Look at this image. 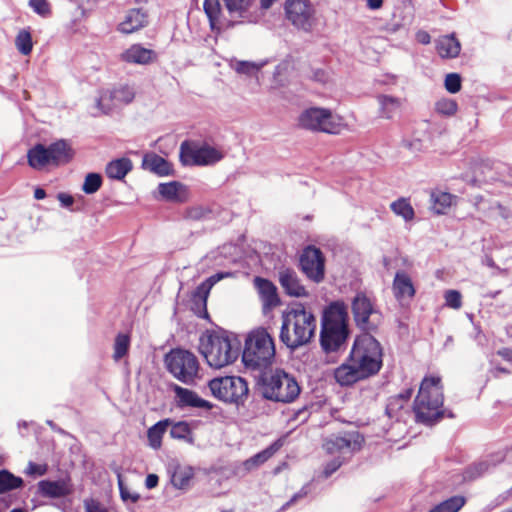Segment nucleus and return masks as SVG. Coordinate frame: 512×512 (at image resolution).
<instances>
[{
  "label": "nucleus",
  "instance_id": "obj_1",
  "mask_svg": "<svg viewBox=\"0 0 512 512\" xmlns=\"http://www.w3.org/2000/svg\"><path fill=\"white\" fill-rule=\"evenodd\" d=\"M350 336L348 307L342 300L329 303L322 311L320 346L326 353H336L346 347Z\"/></svg>",
  "mask_w": 512,
  "mask_h": 512
},
{
  "label": "nucleus",
  "instance_id": "obj_2",
  "mask_svg": "<svg viewBox=\"0 0 512 512\" xmlns=\"http://www.w3.org/2000/svg\"><path fill=\"white\" fill-rule=\"evenodd\" d=\"M443 385L439 376H425L414 400L413 411L416 422L432 426L444 417L454 418L451 411L442 409Z\"/></svg>",
  "mask_w": 512,
  "mask_h": 512
},
{
  "label": "nucleus",
  "instance_id": "obj_3",
  "mask_svg": "<svg viewBox=\"0 0 512 512\" xmlns=\"http://www.w3.org/2000/svg\"><path fill=\"white\" fill-rule=\"evenodd\" d=\"M317 329V320L312 311L297 304L282 315L280 341L291 351L311 342Z\"/></svg>",
  "mask_w": 512,
  "mask_h": 512
},
{
  "label": "nucleus",
  "instance_id": "obj_4",
  "mask_svg": "<svg viewBox=\"0 0 512 512\" xmlns=\"http://www.w3.org/2000/svg\"><path fill=\"white\" fill-rule=\"evenodd\" d=\"M199 351L210 367L220 369L237 360L240 342L225 330L206 331L199 339Z\"/></svg>",
  "mask_w": 512,
  "mask_h": 512
},
{
  "label": "nucleus",
  "instance_id": "obj_5",
  "mask_svg": "<svg viewBox=\"0 0 512 512\" xmlns=\"http://www.w3.org/2000/svg\"><path fill=\"white\" fill-rule=\"evenodd\" d=\"M276 356L272 335L263 327L251 330L245 338L242 363L252 372L264 373L270 369Z\"/></svg>",
  "mask_w": 512,
  "mask_h": 512
},
{
  "label": "nucleus",
  "instance_id": "obj_6",
  "mask_svg": "<svg viewBox=\"0 0 512 512\" xmlns=\"http://www.w3.org/2000/svg\"><path fill=\"white\" fill-rule=\"evenodd\" d=\"M256 391L266 400L291 403L299 396L301 389L295 377L277 369L270 375L260 374Z\"/></svg>",
  "mask_w": 512,
  "mask_h": 512
},
{
  "label": "nucleus",
  "instance_id": "obj_7",
  "mask_svg": "<svg viewBox=\"0 0 512 512\" xmlns=\"http://www.w3.org/2000/svg\"><path fill=\"white\" fill-rule=\"evenodd\" d=\"M382 356L380 343L370 333L357 336L348 355L350 362L357 365L368 378L380 371Z\"/></svg>",
  "mask_w": 512,
  "mask_h": 512
},
{
  "label": "nucleus",
  "instance_id": "obj_8",
  "mask_svg": "<svg viewBox=\"0 0 512 512\" xmlns=\"http://www.w3.org/2000/svg\"><path fill=\"white\" fill-rule=\"evenodd\" d=\"M73 150L64 139L57 140L48 146L37 143L27 152L28 164L35 170L46 166H60L69 163L73 158Z\"/></svg>",
  "mask_w": 512,
  "mask_h": 512
},
{
  "label": "nucleus",
  "instance_id": "obj_9",
  "mask_svg": "<svg viewBox=\"0 0 512 512\" xmlns=\"http://www.w3.org/2000/svg\"><path fill=\"white\" fill-rule=\"evenodd\" d=\"M212 395L224 403L244 405L249 396L247 381L240 376L216 377L209 381Z\"/></svg>",
  "mask_w": 512,
  "mask_h": 512
},
{
  "label": "nucleus",
  "instance_id": "obj_10",
  "mask_svg": "<svg viewBox=\"0 0 512 512\" xmlns=\"http://www.w3.org/2000/svg\"><path fill=\"white\" fill-rule=\"evenodd\" d=\"M351 312L355 325L365 333L376 331L382 321V313L364 291H358L352 298Z\"/></svg>",
  "mask_w": 512,
  "mask_h": 512
},
{
  "label": "nucleus",
  "instance_id": "obj_11",
  "mask_svg": "<svg viewBox=\"0 0 512 512\" xmlns=\"http://www.w3.org/2000/svg\"><path fill=\"white\" fill-rule=\"evenodd\" d=\"M285 20L297 31L311 33L317 25L316 8L310 0H285Z\"/></svg>",
  "mask_w": 512,
  "mask_h": 512
},
{
  "label": "nucleus",
  "instance_id": "obj_12",
  "mask_svg": "<svg viewBox=\"0 0 512 512\" xmlns=\"http://www.w3.org/2000/svg\"><path fill=\"white\" fill-rule=\"evenodd\" d=\"M298 125L312 132L338 134L341 130L340 119L327 108L310 107L301 112Z\"/></svg>",
  "mask_w": 512,
  "mask_h": 512
},
{
  "label": "nucleus",
  "instance_id": "obj_13",
  "mask_svg": "<svg viewBox=\"0 0 512 512\" xmlns=\"http://www.w3.org/2000/svg\"><path fill=\"white\" fill-rule=\"evenodd\" d=\"M168 371L184 384H192L198 375L199 362L197 357L184 349L172 350L166 356Z\"/></svg>",
  "mask_w": 512,
  "mask_h": 512
},
{
  "label": "nucleus",
  "instance_id": "obj_14",
  "mask_svg": "<svg viewBox=\"0 0 512 512\" xmlns=\"http://www.w3.org/2000/svg\"><path fill=\"white\" fill-rule=\"evenodd\" d=\"M299 266L303 274L314 283L325 278V256L320 248L313 245L305 247L300 255Z\"/></svg>",
  "mask_w": 512,
  "mask_h": 512
},
{
  "label": "nucleus",
  "instance_id": "obj_15",
  "mask_svg": "<svg viewBox=\"0 0 512 512\" xmlns=\"http://www.w3.org/2000/svg\"><path fill=\"white\" fill-rule=\"evenodd\" d=\"M223 157L221 151L209 145L192 147L187 142H183L180 147V160L183 165H212L219 162Z\"/></svg>",
  "mask_w": 512,
  "mask_h": 512
},
{
  "label": "nucleus",
  "instance_id": "obj_16",
  "mask_svg": "<svg viewBox=\"0 0 512 512\" xmlns=\"http://www.w3.org/2000/svg\"><path fill=\"white\" fill-rule=\"evenodd\" d=\"M135 98L133 87L125 84L113 89L102 90L96 99V108L101 114H108L113 109L131 103Z\"/></svg>",
  "mask_w": 512,
  "mask_h": 512
},
{
  "label": "nucleus",
  "instance_id": "obj_17",
  "mask_svg": "<svg viewBox=\"0 0 512 512\" xmlns=\"http://www.w3.org/2000/svg\"><path fill=\"white\" fill-rule=\"evenodd\" d=\"M362 440L360 435L355 432L331 435L324 440L323 448L329 454L350 453L360 448Z\"/></svg>",
  "mask_w": 512,
  "mask_h": 512
},
{
  "label": "nucleus",
  "instance_id": "obj_18",
  "mask_svg": "<svg viewBox=\"0 0 512 512\" xmlns=\"http://www.w3.org/2000/svg\"><path fill=\"white\" fill-rule=\"evenodd\" d=\"M278 281L285 294L290 297L302 298L309 296L307 289L293 268L280 267Z\"/></svg>",
  "mask_w": 512,
  "mask_h": 512
},
{
  "label": "nucleus",
  "instance_id": "obj_19",
  "mask_svg": "<svg viewBox=\"0 0 512 512\" xmlns=\"http://www.w3.org/2000/svg\"><path fill=\"white\" fill-rule=\"evenodd\" d=\"M334 378L340 386L349 387L368 377L357 365L350 362V357H347V359L334 370Z\"/></svg>",
  "mask_w": 512,
  "mask_h": 512
},
{
  "label": "nucleus",
  "instance_id": "obj_20",
  "mask_svg": "<svg viewBox=\"0 0 512 512\" xmlns=\"http://www.w3.org/2000/svg\"><path fill=\"white\" fill-rule=\"evenodd\" d=\"M254 286L258 291L264 312H267L280 304L277 287L273 282L257 276L254 278Z\"/></svg>",
  "mask_w": 512,
  "mask_h": 512
},
{
  "label": "nucleus",
  "instance_id": "obj_21",
  "mask_svg": "<svg viewBox=\"0 0 512 512\" xmlns=\"http://www.w3.org/2000/svg\"><path fill=\"white\" fill-rule=\"evenodd\" d=\"M120 60L128 64L148 65L157 60V53L141 44H133L120 54Z\"/></svg>",
  "mask_w": 512,
  "mask_h": 512
},
{
  "label": "nucleus",
  "instance_id": "obj_22",
  "mask_svg": "<svg viewBox=\"0 0 512 512\" xmlns=\"http://www.w3.org/2000/svg\"><path fill=\"white\" fill-rule=\"evenodd\" d=\"M148 24V14L142 8H133L127 11L117 30L123 34L134 33Z\"/></svg>",
  "mask_w": 512,
  "mask_h": 512
},
{
  "label": "nucleus",
  "instance_id": "obj_23",
  "mask_svg": "<svg viewBox=\"0 0 512 512\" xmlns=\"http://www.w3.org/2000/svg\"><path fill=\"white\" fill-rule=\"evenodd\" d=\"M72 492L69 481L66 480H41L38 483V493L43 497L61 498L66 497Z\"/></svg>",
  "mask_w": 512,
  "mask_h": 512
},
{
  "label": "nucleus",
  "instance_id": "obj_24",
  "mask_svg": "<svg viewBox=\"0 0 512 512\" xmlns=\"http://www.w3.org/2000/svg\"><path fill=\"white\" fill-rule=\"evenodd\" d=\"M174 392L180 407L202 408L206 410H210L212 408V404L209 401L202 399L192 390L176 385L174 387Z\"/></svg>",
  "mask_w": 512,
  "mask_h": 512
},
{
  "label": "nucleus",
  "instance_id": "obj_25",
  "mask_svg": "<svg viewBox=\"0 0 512 512\" xmlns=\"http://www.w3.org/2000/svg\"><path fill=\"white\" fill-rule=\"evenodd\" d=\"M158 191L163 199L171 202L183 203L188 198L185 185L177 181L160 183L158 186Z\"/></svg>",
  "mask_w": 512,
  "mask_h": 512
},
{
  "label": "nucleus",
  "instance_id": "obj_26",
  "mask_svg": "<svg viewBox=\"0 0 512 512\" xmlns=\"http://www.w3.org/2000/svg\"><path fill=\"white\" fill-rule=\"evenodd\" d=\"M142 167L159 176H168L173 173L172 164L155 153H147L144 155Z\"/></svg>",
  "mask_w": 512,
  "mask_h": 512
},
{
  "label": "nucleus",
  "instance_id": "obj_27",
  "mask_svg": "<svg viewBox=\"0 0 512 512\" xmlns=\"http://www.w3.org/2000/svg\"><path fill=\"white\" fill-rule=\"evenodd\" d=\"M436 50L442 58H456L460 51L461 45L454 34L445 35L436 41Z\"/></svg>",
  "mask_w": 512,
  "mask_h": 512
},
{
  "label": "nucleus",
  "instance_id": "obj_28",
  "mask_svg": "<svg viewBox=\"0 0 512 512\" xmlns=\"http://www.w3.org/2000/svg\"><path fill=\"white\" fill-rule=\"evenodd\" d=\"M393 291L397 299L405 297L412 298L415 295V288L409 275L403 271L395 274L393 281Z\"/></svg>",
  "mask_w": 512,
  "mask_h": 512
},
{
  "label": "nucleus",
  "instance_id": "obj_29",
  "mask_svg": "<svg viewBox=\"0 0 512 512\" xmlns=\"http://www.w3.org/2000/svg\"><path fill=\"white\" fill-rule=\"evenodd\" d=\"M377 101L379 104L380 117L385 119H392L400 112L402 107V100L390 95H378Z\"/></svg>",
  "mask_w": 512,
  "mask_h": 512
},
{
  "label": "nucleus",
  "instance_id": "obj_30",
  "mask_svg": "<svg viewBox=\"0 0 512 512\" xmlns=\"http://www.w3.org/2000/svg\"><path fill=\"white\" fill-rule=\"evenodd\" d=\"M133 164L129 158L122 157L110 161L105 169L108 178L122 180L132 170Z\"/></svg>",
  "mask_w": 512,
  "mask_h": 512
},
{
  "label": "nucleus",
  "instance_id": "obj_31",
  "mask_svg": "<svg viewBox=\"0 0 512 512\" xmlns=\"http://www.w3.org/2000/svg\"><path fill=\"white\" fill-rule=\"evenodd\" d=\"M172 424V420L167 418L158 421L153 426H151L147 431L148 445L154 449L158 450L162 446V438L167 430V428Z\"/></svg>",
  "mask_w": 512,
  "mask_h": 512
},
{
  "label": "nucleus",
  "instance_id": "obj_32",
  "mask_svg": "<svg viewBox=\"0 0 512 512\" xmlns=\"http://www.w3.org/2000/svg\"><path fill=\"white\" fill-rule=\"evenodd\" d=\"M208 296H209V294L198 289V286L192 292L191 310L199 318L209 319V313L207 311Z\"/></svg>",
  "mask_w": 512,
  "mask_h": 512
},
{
  "label": "nucleus",
  "instance_id": "obj_33",
  "mask_svg": "<svg viewBox=\"0 0 512 512\" xmlns=\"http://www.w3.org/2000/svg\"><path fill=\"white\" fill-rule=\"evenodd\" d=\"M279 446L277 443L271 444L266 449L258 452L257 454L253 455L249 459L245 460L243 462L244 469L246 471H251L253 469L258 468L262 464H264L266 461H268L274 453L278 450Z\"/></svg>",
  "mask_w": 512,
  "mask_h": 512
},
{
  "label": "nucleus",
  "instance_id": "obj_34",
  "mask_svg": "<svg viewBox=\"0 0 512 512\" xmlns=\"http://www.w3.org/2000/svg\"><path fill=\"white\" fill-rule=\"evenodd\" d=\"M24 486V480L14 475L7 469L0 470V495L20 489Z\"/></svg>",
  "mask_w": 512,
  "mask_h": 512
},
{
  "label": "nucleus",
  "instance_id": "obj_35",
  "mask_svg": "<svg viewBox=\"0 0 512 512\" xmlns=\"http://www.w3.org/2000/svg\"><path fill=\"white\" fill-rule=\"evenodd\" d=\"M454 196L447 192H432L430 196L431 209L434 213L444 214L452 205Z\"/></svg>",
  "mask_w": 512,
  "mask_h": 512
},
{
  "label": "nucleus",
  "instance_id": "obj_36",
  "mask_svg": "<svg viewBox=\"0 0 512 512\" xmlns=\"http://www.w3.org/2000/svg\"><path fill=\"white\" fill-rule=\"evenodd\" d=\"M170 429V436L173 439L184 441L190 445L194 444V436L188 422L178 421L173 423Z\"/></svg>",
  "mask_w": 512,
  "mask_h": 512
},
{
  "label": "nucleus",
  "instance_id": "obj_37",
  "mask_svg": "<svg viewBox=\"0 0 512 512\" xmlns=\"http://www.w3.org/2000/svg\"><path fill=\"white\" fill-rule=\"evenodd\" d=\"M465 503L464 496L455 495L435 505L429 512H458Z\"/></svg>",
  "mask_w": 512,
  "mask_h": 512
},
{
  "label": "nucleus",
  "instance_id": "obj_38",
  "mask_svg": "<svg viewBox=\"0 0 512 512\" xmlns=\"http://www.w3.org/2000/svg\"><path fill=\"white\" fill-rule=\"evenodd\" d=\"M390 209L397 216L402 217L405 221H411L415 217V212L410 202L406 198H399L390 204Z\"/></svg>",
  "mask_w": 512,
  "mask_h": 512
},
{
  "label": "nucleus",
  "instance_id": "obj_39",
  "mask_svg": "<svg viewBox=\"0 0 512 512\" xmlns=\"http://www.w3.org/2000/svg\"><path fill=\"white\" fill-rule=\"evenodd\" d=\"M193 475L194 473L191 467H178L172 474L171 483L178 489H185L189 485Z\"/></svg>",
  "mask_w": 512,
  "mask_h": 512
},
{
  "label": "nucleus",
  "instance_id": "obj_40",
  "mask_svg": "<svg viewBox=\"0 0 512 512\" xmlns=\"http://www.w3.org/2000/svg\"><path fill=\"white\" fill-rule=\"evenodd\" d=\"M212 217V210L208 206L195 205L186 208L184 218L192 221H204Z\"/></svg>",
  "mask_w": 512,
  "mask_h": 512
},
{
  "label": "nucleus",
  "instance_id": "obj_41",
  "mask_svg": "<svg viewBox=\"0 0 512 512\" xmlns=\"http://www.w3.org/2000/svg\"><path fill=\"white\" fill-rule=\"evenodd\" d=\"M130 336L126 333H119L114 341V353L113 359L115 361H119L122 359L129 351L130 347Z\"/></svg>",
  "mask_w": 512,
  "mask_h": 512
},
{
  "label": "nucleus",
  "instance_id": "obj_42",
  "mask_svg": "<svg viewBox=\"0 0 512 512\" xmlns=\"http://www.w3.org/2000/svg\"><path fill=\"white\" fill-rule=\"evenodd\" d=\"M458 104L450 98H441L435 103V111L445 117H451L456 114Z\"/></svg>",
  "mask_w": 512,
  "mask_h": 512
},
{
  "label": "nucleus",
  "instance_id": "obj_43",
  "mask_svg": "<svg viewBox=\"0 0 512 512\" xmlns=\"http://www.w3.org/2000/svg\"><path fill=\"white\" fill-rule=\"evenodd\" d=\"M204 11L209 19L210 25L214 28L221 14V5L219 0H204Z\"/></svg>",
  "mask_w": 512,
  "mask_h": 512
},
{
  "label": "nucleus",
  "instance_id": "obj_44",
  "mask_svg": "<svg viewBox=\"0 0 512 512\" xmlns=\"http://www.w3.org/2000/svg\"><path fill=\"white\" fill-rule=\"evenodd\" d=\"M15 44L21 54L29 55L33 48L30 32L21 30L16 37Z\"/></svg>",
  "mask_w": 512,
  "mask_h": 512
},
{
  "label": "nucleus",
  "instance_id": "obj_45",
  "mask_svg": "<svg viewBox=\"0 0 512 512\" xmlns=\"http://www.w3.org/2000/svg\"><path fill=\"white\" fill-rule=\"evenodd\" d=\"M102 185V177L98 173H88L85 177L82 189L86 194H94Z\"/></svg>",
  "mask_w": 512,
  "mask_h": 512
},
{
  "label": "nucleus",
  "instance_id": "obj_46",
  "mask_svg": "<svg viewBox=\"0 0 512 512\" xmlns=\"http://www.w3.org/2000/svg\"><path fill=\"white\" fill-rule=\"evenodd\" d=\"M462 79L458 73H449L445 77L444 86L445 89L452 94H455L461 90Z\"/></svg>",
  "mask_w": 512,
  "mask_h": 512
},
{
  "label": "nucleus",
  "instance_id": "obj_47",
  "mask_svg": "<svg viewBox=\"0 0 512 512\" xmlns=\"http://www.w3.org/2000/svg\"><path fill=\"white\" fill-rule=\"evenodd\" d=\"M264 64H257L251 61H238L235 64V71L240 74L252 75L258 72Z\"/></svg>",
  "mask_w": 512,
  "mask_h": 512
},
{
  "label": "nucleus",
  "instance_id": "obj_48",
  "mask_svg": "<svg viewBox=\"0 0 512 512\" xmlns=\"http://www.w3.org/2000/svg\"><path fill=\"white\" fill-rule=\"evenodd\" d=\"M227 10L241 15L249 7V0H223Z\"/></svg>",
  "mask_w": 512,
  "mask_h": 512
},
{
  "label": "nucleus",
  "instance_id": "obj_49",
  "mask_svg": "<svg viewBox=\"0 0 512 512\" xmlns=\"http://www.w3.org/2000/svg\"><path fill=\"white\" fill-rule=\"evenodd\" d=\"M446 305L453 309H460L462 306V296L457 290H448L444 295Z\"/></svg>",
  "mask_w": 512,
  "mask_h": 512
},
{
  "label": "nucleus",
  "instance_id": "obj_50",
  "mask_svg": "<svg viewBox=\"0 0 512 512\" xmlns=\"http://www.w3.org/2000/svg\"><path fill=\"white\" fill-rule=\"evenodd\" d=\"M489 463L487 461H482L479 463H475L467 468L466 474L469 478H476L483 475L489 469Z\"/></svg>",
  "mask_w": 512,
  "mask_h": 512
},
{
  "label": "nucleus",
  "instance_id": "obj_51",
  "mask_svg": "<svg viewBox=\"0 0 512 512\" xmlns=\"http://www.w3.org/2000/svg\"><path fill=\"white\" fill-rule=\"evenodd\" d=\"M29 4L34 12L41 16L45 17L50 14V5L47 0H30Z\"/></svg>",
  "mask_w": 512,
  "mask_h": 512
},
{
  "label": "nucleus",
  "instance_id": "obj_52",
  "mask_svg": "<svg viewBox=\"0 0 512 512\" xmlns=\"http://www.w3.org/2000/svg\"><path fill=\"white\" fill-rule=\"evenodd\" d=\"M224 277V274L217 273L209 278H207L205 281H203L200 285H198V289L204 291L205 293L209 294L212 287Z\"/></svg>",
  "mask_w": 512,
  "mask_h": 512
},
{
  "label": "nucleus",
  "instance_id": "obj_53",
  "mask_svg": "<svg viewBox=\"0 0 512 512\" xmlns=\"http://www.w3.org/2000/svg\"><path fill=\"white\" fill-rule=\"evenodd\" d=\"M224 277V274L217 273L209 278H207L205 281H203L200 285H198V289L204 291L205 293L209 294L212 287Z\"/></svg>",
  "mask_w": 512,
  "mask_h": 512
},
{
  "label": "nucleus",
  "instance_id": "obj_54",
  "mask_svg": "<svg viewBox=\"0 0 512 512\" xmlns=\"http://www.w3.org/2000/svg\"><path fill=\"white\" fill-rule=\"evenodd\" d=\"M47 472V465L36 464L32 461L28 463L25 473L30 476H43Z\"/></svg>",
  "mask_w": 512,
  "mask_h": 512
},
{
  "label": "nucleus",
  "instance_id": "obj_55",
  "mask_svg": "<svg viewBox=\"0 0 512 512\" xmlns=\"http://www.w3.org/2000/svg\"><path fill=\"white\" fill-rule=\"evenodd\" d=\"M404 403H402L396 396L390 397L386 406V413L389 417H392L393 414L403 408Z\"/></svg>",
  "mask_w": 512,
  "mask_h": 512
},
{
  "label": "nucleus",
  "instance_id": "obj_56",
  "mask_svg": "<svg viewBox=\"0 0 512 512\" xmlns=\"http://www.w3.org/2000/svg\"><path fill=\"white\" fill-rule=\"evenodd\" d=\"M343 460L340 457H336L330 462H328L324 468L325 477L331 476L334 472H336L342 465Z\"/></svg>",
  "mask_w": 512,
  "mask_h": 512
},
{
  "label": "nucleus",
  "instance_id": "obj_57",
  "mask_svg": "<svg viewBox=\"0 0 512 512\" xmlns=\"http://www.w3.org/2000/svg\"><path fill=\"white\" fill-rule=\"evenodd\" d=\"M84 508L85 512H109L107 508L93 499L85 500Z\"/></svg>",
  "mask_w": 512,
  "mask_h": 512
},
{
  "label": "nucleus",
  "instance_id": "obj_58",
  "mask_svg": "<svg viewBox=\"0 0 512 512\" xmlns=\"http://www.w3.org/2000/svg\"><path fill=\"white\" fill-rule=\"evenodd\" d=\"M119 489L121 498L124 501L130 500L132 503H136L140 499V495L138 493H130L121 481H119Z\"/></svg>",
  "mask_w": 512,
  "mask_h": 512
},
{
  "label": "nucleus",
  "instance_id": "obj_59",
  "mask_svg": "<svg viewBox=\"0 0 512 512\" xmlns=\"http://www.w3.org/2000/svg\"><path fill=\"white\" fill-rule=\"evenodd\" d=\"M57 198L60 201L61 205L66 208L72 206L74 203V198L67 193H59L57 195Z\"/></svg>",
  "mask_w": 512,
  "mask_h": 512
},
{
  "label": "nucleus",
  "instance_id": "obj_60",
  "mask_svg": "<svg viewBox=\"0 0 512 512\" xmlns=\"http://www.w3.org/2000/svg\"><path fill=\"white\" fill-rule=\"evenodd\" d=\"M312 79L320 83H325L328 80V74L323 69H316L313 71Z\"/></svg>",
  "mask_w": 512,
  "mask_h": 512
},
{
  "label": "nucleus",
  "instance_id": "obj_61",
  "mask_svg": "<svg viewBox=\"0 0 512 512\" xmlns=\"http://www.w3.org/2000/svg\"><path fill=\"white\" fill-rule=\"evenodd\" d=\"M159 477L156 474H148L145 480V486L147 489H153L158 485Z\"/></svg>",
  "mask_w": 512,
  "mask_h": 512
},
{
  "label": "nucleus",
  "instance_id": "obj_62",
  "mask_svg": "<svg viewBox=\"0 0 512 512\" xmlns=\"http://www.w3.org/2000/svg\"><path fill=\"white\" fill-rule=\"evenodd\" d=\"M416 39L419 43L427 45L431 41V37L426 31H418L416 34Z\"/></svg>",
  "mask_w": 512,
  "mask_h": 512
},
{
  "label": "nucleus",
  "instance_id": "obj_63",
  "mask_svg": "<svg viewBox=\"0 0 512 512\" xmlns=\"http://www.w3.org/2000/svg\"><path fill=\"white\" fill-rule=\"evenodd\" d=\"M413 394V389L412 388H407L405 390H403L402 392H400L398 395H396V397L402 402V403H406L412 396Z\"/></svg>",
  "mask_w": 512,
  "mask_h": 512
},
{
  "label": "nucleus",
  "instance_id": "obj_64",
  "mask_svg": "<svg viewBox=\"0 0 512 512\" xmlns=\"http://www.w3.org/2000/svg\"><path fill=\"white\" fill-rule=\"evenodd\" d=\"M504 359L511 361L512 360V349L504 348L498 352Z\"/></svg>",
  "mask_w": 512,
  "mask_h": 512
}]
</instances>
